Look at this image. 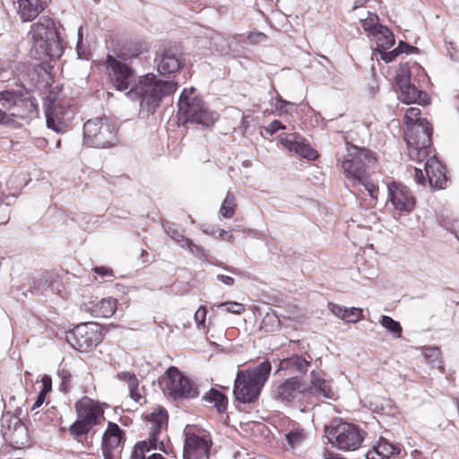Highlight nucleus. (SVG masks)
Returning <instances> with one entry per match:
<instances>
[{
	"instance_id": "obj_8",
	"label": "nucleus",
	"mask_w": 459,
	"mask_h": 459,
	"mask_svg": "<svg viewBox=\"0 0 459 459\" xmlns=\"http://www.w3.org/2000/svg\"><path fill=\"white\" fill-rule=\"evenodd\" d=\"M195 91L194 87L182 91L178 100V113L185 117L186 122L210 126L219 116L217 112L210 110Z\"/></svg>"
},
{
	"instance_id": "obj_14",
	"label": "nucleus",
	"mask_w": 459,
	"mask_h": 459,
	"mask_svg": "<svg viewBox=\"0 0 459 459\" xmlns=\"http://www.w3.org/2000/svg\"><path fill=\"white\" fill-rule=\"evenodd\" d=\"M306 385L297 377H289L273 386V397L284 403H300L306 398Z\"/></svg>"
},
{
	"instance_id": "obj_4",
	"label": "nucleus",
	"mask_w": 459,
	"mask_h": 459,
	"mask_svg": "<svg viewBox=\"0 0 459 459\" xmlns=\"http://www.w3.org/2000/svg\"><path fill=\"white\" fill-rule=\"evenodd\" d=\"M33 45L31 50L35 51L37 58H59L63 54V43L56 30L54 22L42 17L31 26L30 30Z\"/></svg>"
},
{
	"instance_id": "obj_37",
	"label": "nucleus",
	"mask_w": 459,
	"mask_h": 459,
	"mask_svg": "<svg viewBox=\"0 0 459 459\" xmlns=\"http://www.w3.org/2000/svg\"><path fill=\"white\" fill-rule=\"evenodd\" d=\"M361 26L365 31L368 32V36H372L378 27L382 25L378 23V17L375 13H368L366 19H360Z\"/></svg>"
},
{
	"instance_id": "obj_11",
	"label": "nucleus",
	"mask_w": 459,
	"mask_h": 459,
	"mask_svg": "<svg viewBox=\"0 0 459 459\" xmlns=\"http://www.w3.org/2000/svg\"><path fill=\"white\" fill-rule=\"evenodd\" d=\"M327 435L333 446L342 451L358 449L364 439V433L358 426L337 420L327 429Z\"/></svg>"
},
{
	"instance_id": "obj_44",
	"label": "nucleus",
	"mask_w": 459,
	"mask_h": 459,
	"mask_svg": "<svg viewBox=\"0 0 459 459\" xmlns=\"http://www.w3.org/2000/svg\"><path fill=\"white\" fill-rule=\"evenodd\" d=\"M287 107L294 108V104L283 100L280 95L276 97L275 108L281 113H289Z\"/></svg>"
},
{
	"instance_id": "obj_47",
	"label": "nucleus",
	"mask_w": 459,
	"mask_h": 459,
	"mask_svg": "<svg viewBox=\"0 0 459 459\" xmlns=\"http://www.w3.org/2000/svg\"><path fill=\"white\" fill-rule=\"evenodd\" d=\"M264 129L270 135H273L278 130L285 129V126H283L279 120H273L268 126H264Z\"/></svg>"
},
{
	"instance_id": "obj_21",
	"label": "nucleus",
	"mask_w": 459,
	"mask_h": 459,
	"mask_svg": "<svg viewBox=\"0 0 459 459\" xmlns=\"http://www.w3.org/2000/svg\"><path fill=\"white\" fill-rule=\"evenodd\" d=\"M305 393L306 398L309 396L333 400L336 398V393L332 389L329 382L322 378L316 371L311 372L310 385L306 386Z\"/></svg>"
},
{
	"instance_id": "obj_17",
	"label": "nucleus",
	"mask_w": 459,
	"mask_h": 459,
	"mask_svg": "<svg viewBox=\"0 0 459 459\" xmlns=\"http://www.w3.org/2000/svg\"><path fill=\"white\" fill-rule=\"evenodd\" d=\"M388 200L394 210L398 212L409 213L415 206V198L411 190L398 182L388 185Z\"/></svg>"
},
{
	"instance_id": "obj_35",
	"label": "nucleus",
	"mask_w": 459,
	"mask_h": 459,
	"mask_svg": "<svg viewBox=\"0 0 459 459\" xmlns=\"http://www.w3.org/2000/svg\"><path fill=\"white\" fill-rule=\"evenodd\" d=\"M380 324L383 327H385L388 332L393 333L394 337L400 338L402 335V326L399 322L394 320L392 317L388 316H382Z\"/></svg>"
},
{
	"instance_id": "obj_51",
	"label": "nucleus",
	"mask_w": 459,
	"mask_h": 459,
	"mask_svg": "<svg viewBox=\"0 0 459 459\" xmlns=\"http://www.w3.org/2000/svg\"><path fill=\"white\" fill-rule=\"evenodd\" d=\"M328 308L330 309V311L335 316H337L338 318L341 317L342 316V310L344 308V307H342L340 305H337V304H334V303H329L328 304Z\"/></svg>"
},
{
	"instance_id": "obj_41",
	"label": "nucleus",
	"mask_w": 459,
	"mask_h": 459,
	"mask_svg": "<svg viewBox=\"0 0 459 459\" xmlns=\"http://www.w3.org/2000/svg\"><path fill=\"white\" fill-rule=\"evenodd\" d=\"M117 378L118 380L126 382L128 384V388L134 387L135 388L136 385H139V381L134 374H132L128 371H123L118 374H117Z\"/></svg>"
},
{
	"instance_id": "obj_7",
	"label": "nucleus",
	"mask_w": 459,
	"mask_h": 459,
	"mask_svg": "<svg viewBox=\"0 0 459 459\" xmlns=\"http://www.w3.org/2000/svg\"><path fill=\"white\" fill-rule=\"evenodd\" d=\"M100 65L109 84L119 91H128L136 82L135 72L127 64L124 54H108Z\"/></svg>"
},
{
	"instance_id": "obj_6",
	"label": "nucleus",
	"mask_w": 459,
	"mask_h": 459,
	"mask_svg": "<svg viewBox=\"0 0 459 459\" xmlns=\"http://www.w3.org/2000/svg\"><path fill=\"white\" fill-rule=\"evenodd\" d=\"M146 419L150 425L148 441L138 442L134 446L131 459H165L160 454L152 451L159 449L167 453L163 442L159 441V435L167 427L168 413L164 409L157 408Z\"/></svg>"
},
{
	"instance_id": "obj_30",
	"label": "nucleus",
	"mask_w": 459,
	"mask_h": 459,
	"mask_svg": "<svg viewBox=\"0 0 459 459\" xmlns=\"http://www.w3.org/2000/svg\"><path fill=\"white\" fill-rule=\"evenodd\" d=\"M237 204L236 198L232 193H228L220 208V213L222 217L230 219L235 213Z\"/></svg>"
},
{
	"instance_id": "obj_31",
	"label": "nucleus",
	"mask_w": 459,
	"mask_h": 459,
	"mask_svg": "<svg viewBox=\"0 0 459 459\" xmlns=\"http://www.w3.org/2000/svg\"><path fill=\"white\" fill-rule=\"evenodd\" d=\"M204 399L210 403H213L219 411H222L226 409L227 398L218 390L211 389L209 393L205 394Z\"/></svg>"
},
{
	"instance_id": "obj_59",
	"label": "nucleus",
	"mask_w": 459,
	"mask_h": 459,
	"mask_svg": "<svg viewBox=\"0 0 459 459\" xmlns=\"http://www.w3.org/2000/svg\"><path fill=\"white\" fill-rule=\"evenodd\" d=\"M7 73H8L7 69L3 68V67L0 68V78H1V80L7 81V80L10 79L9 76L5 75V74H7Z\"/></svg>"
},
{
	"instance_id": "obj_16",
	"label": "nucleus",
	"mask_w": 459,
	"mask_h": 459,
	"mask_svg": "<svg viewBox=\"0 0 459 459\" xmlns=\"http://www.w3.org/2000/svg\"><path fill=\"white\" fill-rule=\"evenodd\" d=\"M425 175L432 188L442 189L446 184V176L442 163L432 156L427 159L424 164V172L420 168L414 169V179L419 184H425Z\"/></svg>"
},
{
	"instance_id": "obj_48",
	"label": "nucleus",
	"mask_w": 459,
	"mask_h": 459,
	"mask_svg": "<svg viewBox=\"0 0 459 459\" xmlns=\"http://www.w3.org/2000/svg\"><path fill=\"white\" fill-rule=\"evenodd\" d=\"M184 248H186L193 255H195L196 256H204V249L202 247H200L199 246L195 245L191 240H190L189 245H186V247Z\"/></svg>"
},
{
	"instance_id": "obj_10",
	"label": "nucleus",
	"mask_w": 459,
	"mask_h": 459,
	"mask_svg": "<svg viewBox=\"0 0 459 459\" xmlns=\"http://www.w3.org/2000/svg\"><path fill=\"white\" fill-rule=\"evenodd\" d=\"M75 409L77 420L69 428V431L74 436L86 435L93 426L104 420V411L99 403L89 397L85 396L79 400Z\"/></svg>"
},
{
	"instance_id": "obj_9",
	"label": "nucleus",
	"mask_w": 459,
	"mask_h": 459,
	"mask_svg": "<svg viewBox=\"0 0 459 459\" xmlns=\"http://www.w3.org/2000/svg\"><path fill=\"white\" fill-rule=\"evenodd\" d=\"M83 142L90 147H111L117 143V127L108 118L89 119L83 126Z\"/></svg>"
},
{
	"instance_id": "obj_63",
	"label": "nucleus",
	"mask_w": 459,
	"mask_h": 459,
	"mask_svg": "<svg viewBox=\"0 0 459 459\" xmlns=\"http://www.w3.org/2000/svg\"><path fill=\"white\" fill-rule=\"evenodd\" d=\"M60 145H61V141H60V140H58V141L56 142V148H58V147H60Z\"/></svg>"
},
{
	"instance_id": "obj_40",
	"label": "nucleus",
	"mask_w": 459,
	"mask_h": 459,
	"mask_svg": "<svg viewBox=\"0 0 459 459\" xmlns=\"http://www.w3.org/2000/svg\"><path fill=\"white\" fill-rule=\"evenodd\" d=\"M219 308H222L224 311L228 313H233L236 315H240L245 311V307L241 303H238L236 301H228L221 303L218 306Z\"/></svg>"
},
{
	"instance_id": "obj_55",
	"label": "nucleus",
	"mask_w": 459,
	"mask_h": 459,
	"mask_svg": "<svg viewBox=\"0 0 459 459\" xmlns=\"http://www.w3.org/2000/svg\"><path fill=\"white\" fill-rule=\"evenodd\" d=\"M218 238H221V239H223V240H227V241H230V242H233L234 241V237L231 234H230L228 231L224 230H221L219 231Z\"/></svg>"
},
{
	"instance_id": "obj_25",
	"label": "nucleus",
	"mask_w": 459,
	"mask_h": 459,
	"mask_svg": "<svg viewBox=\"0 0 459 459\" xmlns=\"http://www.w3.org/2000/svg\"><path fill=\"white\" fill-rule=\"evenodd\" d=\"M398 98L405 104L418 103L420 105L429 104V97L426 92L419 91L413 84L400 88Z\"/></svg>"
},
{
	"instance_id": "obj_58",
	"label": "nucleus",
	"mask_w": 459,
	"mask_h": 459,
	"mask_svg": "<svg viewBox=\"0 0 459 459\" xmlns=\"http://www.w3.org/2000/svg\"><path fill=\"white\" fill-rule=\"evenodd\" d=\"M101 448H102V454H103L104 459H115L114 455L112 454L114 449H105V447H101Z\"/></svg>"
},
{
	"instance_id": "obj_46",
	"label": "nucleus",
	"mask_w": 459,
	"mask_h": 459,
	"mask_svg": "<svg viewBox=\"0 0 459 459\" xmlns=\"http://www.w3.org/2000/svg\"><path fill=\"white\" fill-rule=\"evenodd\" d=\"M387 49H380L377 51L381 58L385 62L389 63L395 59V57L399 55V51L397 48L392 50V51H386Z\"/></svg>"
},
{
	"instance_id": "obj_49",
	"label": "nucleus",
	"mask_w": 459,
	"mask_h": 459,
	"mask_svg": "<svg viewBox=\"0 0 459 459\" xmlns=\"http://www.w3.org/2000/svg\"><path fill=\"white\" fill-rule=\"evenodd\" d=\"M129 393H130V397L136 403H141V401L143 399V396L142 394L141 389L139 388V385H136L135 388L130 387Z\"/></svg>"
},
{
	"instance_id": "obj_1",
	"label": "nucleus",
	"mask_w": 459,
	"mask_h": 459,
	"mask_svg": "<svg viewBox=\"0 0 459 459\" xmlns=\"http://www.w3.org/2000/svg\"><path fill=\"white\" fill-rule=\"evenodd\" d=\"M346 153L342 161L345 178L350 180L353 186L363 187L372 201L377 199V186L369 178L370 170L374 169L377 161L373 153L363 148L355 145L345 144Z\"/></svg>"
},
{
	"instance_id": "obj_13",
	"label": "nucleus",
	"mask_w": 459,
	"mask_h": 459,
	"mask_svg": "<svg viewBox=\"0 0 459 459\" xmlns=\"http://www.w3.org/2000/svg\"><path fill=\"white\" fill-rule=\"evenodd\" d=\"M163 385L164 393L175 400L195 398L199 394L196 385L175 367L165 372Z\"/></svg>"
},
{
	"instance_id": "obj_19",
	"label": "nucleus",
	"mask_w": 459,
	"mask_h": 459,
	"mask_svg": "<svg viewBox=\"0 0 459 459\" xmlns=\"http://www.w3.org/2000/svg\"><path fill=\"white\" fill-rule=\"evenodd\" d=\"M281 143L290 152H294L301 157L314 160L317 157V152L311 146L305 143L304 138L297 134H288L281 135Z\"/></svg>"
},
{
	"instance_id": "obj_32",
	"label": "nucleus",
	"mask_w": 459,
	"mask_h": 459,
	"mask_svg": "<svg viewBox=\"0 0 459 459\" xmlns=\"http://www.w3.org/2000/svg\"><path fill=\"white\" fill-rule=\"evenodd\" d=\"M306 438L305 431L302 429H297L286 434V445L293 449L302 445Z\"/></svg>"
},
{
	"instance_id": "obj_2",
	"label": "nucleus",
	"mask_w": 459,
	"mask_h": 459,
	"mask_svg": "<svg viewBox=\"0 0 459 459\" xmlns=\"http://www.w3.org/2000/svg\"><path fill=\"white\" fill-rule=\"evenodd\" d=\"M178 83L157 78L152 74L139 77L138 82L126 92L130 99H139L140 107L147 113H153L162 99L175 92Z\"/></svg>"
},
{
	"instance_id": "obj_24",
	"label": "nucleus",
	"mask_w": 459,
	"mask_h": 459,
	"mask_svg": "<svg viewBox=\"0 0 459 459\" xmlns=\"http://www.w3.org/2000/svg\"><path fill=\"white\" fill-rule=\"evenodd\" d=\"M311 361L301 355H293L283 359L280 362V369L289 371L290 374H306Z\"/></svg>"
},
{
	"instance_id": "obj_56",
	"label": "nucleus",
	"mask_w": 459,
	"mask_h": 459,
	"mask_svg": "<svg viewBox=\"0 0 459 459\" xmlns=\"http://www.w3.org/2000/svg\"><path fill=\"white\" fill-rule=\"evenodd\" d=\"M217 279L223 282L224 284L226 285H229V286H231L234 284V279L230 276H227V275H223V274H219L217 276Z\"/></svg>"
},
{
	"instance_id": "obj_57",
	"label": "nucleus",
	"mask_w": 459,
	"mask_h": 459,
	"mask_svg": "<svg viewBox=\"0 0 459 459\" xmlns=\"http://www.w3.org/2000/svg\"><path fill=\"white\" fill-rule=\"evenodd\" d=\"M265 38H266V36L262 32L255 33V34H250L248 37V39L251 41H256V42H259V41L264 39Z\"/></svg>"
},
{
	"instance_id": "obj_27",
	"label": "nucleus",
	"mask_w": 459,
	"mask_h": 459,
	"mask_svg": "<svg viewBox=\"0 0 459 459\" xmlns=\"http://www.w3.org/2000/svg\"><path fill=\"white\" fill-rule=\"evenodd\" d=\"M117 309V300L112 298L101 299L91 306V313L96 317L108 318Z\"/></svg>"
},
{
	"instance_id": "obj_5",
	"label": "nucleus",
	"mask_w": 459,
	"mask_h": 459,
	"mask_svg": "<svg viewBox=\"0 0 459 459\" xmlns=\"http://www.w3.org/2000/svg\"><path fill=\"white\" fill-rule=\"evenodd\" d=\"M272 369L268 360L248 370H238L234 382V395L242 403H254L261 393Z\"/></svg>"
},
{
	"instance_id": "obj_33",
	"label": "nucleus",
	"mask_w": 459,
	"mask_h": 459,
	"mask_svg": "<svg viewBox=\"0 0 459 459\" xmlns=\"http://www.w3.org/2000/svg\"><path fill=\"white\" fill-rule=\"evenodd\" d=\"M422 355L426 361L432 367L442 368L440 361V351L437 347H423Z\"/></svg>"
},
{
	"instance_id": "obj_12",
	"label": "nucleus",
	"mask_w": 459,
	"mask_h": 459,
	"mask_svg": "<svg viewBox=\"0 0 459 459\" xmlns=\"http://www.w3.org/2000/svg\"><path fill=\"white\" fill-rule=\"evenodd\" d=\"M33 109V103L22 91H0V124L8 123L13 117L25 118Z\"/></svg>"
},
{
	"instance_id": "obj_3",
	"label": "nucleus",
	"mask_w": 459,
	"mask_h": 459,
	"mask_svg": "<svg viewBox=\"0 0 459 459\" xmlns=\"http://www.w3.org/2000/svg\"><path fill=\"white\" fill-rule=\"evenodd\" d=\"M404 123L407 129L404 137L412 160L423 161L428 156L427 147L430 143L432 126L425 118H420V109L416 107L405 110Z\"/></svg>"
},
{
	"instance_id": "obj_23",
	"label": "nucleus",
	"mask_w": 459,
	"mask_h": 459,
	"mask_svg": "<svg viewBox=\"0 0 459 459\" xmlns=\"http://www.w3.org/2000/svg\"><path fill=\"white\" fill-rule=\"evenodd\" d=\"M14 7L22 22L34 20L45 8L41 0H15Z\"/></svg>"
},
{
	"instance_id": "obj_28",
	"label": "nucleus",
	"mask_w": 459,
	"mask_h": 459,
	"mask_svg": "<svg viewBox=\"0 0 459 459\" xmlns=\"http://www.w3.org/2000/svg\"><path fill=\"white\" fill-rule=\"evenodd\" d=\"M371 38L377 45L376 52L380 49H389L395 42L393 32L383 25L378 27L377 30L374 32Z\"/></svg>"
},
{
	"instance_id": "obj_29",
	"label": "nucleus",
	"mask_w": 459,
	"mask_h": 459,
	"mask_svg": "<svg viewBox=\"0 0 459 459\" xmlns=\"http://www.w3.org/2000/svg\"><path fill=\"white\" fill-rule=\"evenodd\" d=\"M47 126L57 133L65 129V122L61 117V111L56 107L48 108L46 111Z\"/></svg>"
},
{
	"instance_id": "obj_45",
	"label": "nucleus",
	"mask_w": 459,
	"mask_h": 459,
	"mask_svg": "<svg viewBox=\"0 0 459 459\" xmlns=\"http://www.w3.org/2000/svg\"><path fill=\"white\" fill-rule=\"evenodd\" d=\"M77 35H78V40H77V45H76V50H77L78 56L81 59H88L87 53L82 48V27H80L78 29Z\"/></svg>"
},
{
	"instance_id": "obj_43",
	"label": "nucleus",
	"mask_w": 459,
	"mask_h": 459,
	"mask_svg": "<svg viewBox=\"0 0 459 459\" xmlns=\"http://www.w3.org/2000/svg\"><path fill=\"white\" fill-rule=\"evenodd\" d=\"M207 310L205 307L201 306L195 313V321L199 329L204 328Z\"/></svg>"
},
{
	"instance_id": "obj_42",
	"label": "nucleus",
	"mask_w": 459,
	"mask_h": 459,
	"mask_svg": "<svg viewBox=\"0 0 459 459\" xmlns=\"http://www.w3.org/2000/svg\"><path fill=\"white\" fill-rule=\"evenodd\" d=\"M134 367L138 369V374L141 377L146 376L152 369V366L143 358L136 359Z\"/></svg>"
},
{
	"instance_id": "obj_54",
	"label": "nucleus",
	"mask_w": 459,
	"mask_h": 459,
	"mask_svg": "<svg viewBox=\"0 0 459 459\" xmlns=\"http://www.w3.org/2000/svg\"><path fill=\"white\" fill-rule=\"evenodd\" d=\"M45 398H46L45 392H39V394L37 397V400L35 401L34 404L32 405L31 410L34 411V410L38 409L39 407H40L43 404Z\"/></svg>"
},
{
	"instance_id": "obj_61",
	"label": "nucleus",
	"mask_w": 459,
	"mask_h": 459,
	"mask_svg": "<svg viewBox=\"0 0 459 459\" xmlns=\"http://www.w3.org/2000/svg\"><path fill=\"white\" fill-rule=\"evenodd\" d=\"M325 459H340V457L335 455H328V456Z\"/></svg>"
},
{
	"instance_id": "obj_39",
	"label": "nucleus",
	"mask_w": 459,
	"mask_h": 459,
	"mask_svg": "<svg viewBox=\"0 0 459 459\" xmlns=\"http://www.w3.org/2000/svg\"><path fill=\"white\" fill-rule=\"evenodd\" d=\"M396 84L400 88L411 84L410 80V72L407 65H402L395 77Z\"/></svg>"
},
{
	"instance_id": "obj_64",
	"label": "nucleus",
	"mask_w": 459,
	"mask_h": 459,
	"mask_svg": "<svg viewBox=\"0 0 459 459\" xmlns=\"http://www.w3.org/2000/svg\"><path fill=\"white\" fill-rule=\"evenodd\" d=\"M455 237H456V238H457V239H458V241H459V232H456V233H455Z\"/></svg>"
},
{
	"instance_id": "obj_20",
	"label": "nucleus",
	"mask_w": 459,
	"mask_h": 459,
	"mask_svg": "<svg viewBox=\"0 0 459 459\" xmlns=\"http://www.w3.org/2000/svg\"><path fill=\"white\" fill-rule=\"evenodd\" d=\"M156 61L158 71L162 74L177 73L185 65L181 53L172 48L164 49Z\"/></svg>"
},
{
	"instance_id": "obj_52",
	"label": "nucleus",
	"mask_w": 459,
	"mask_h": 459,
	"mask_svg": "<svg viewBox=\"0 0 459 459\" xmlns=\"http://www.w3.org/2000/svg\"><path fill=\"white\" fill-rule=\"evenodd\" d=\"M399 51V54L401 53H411L414 49H417L414 47L410 46L407 43L400 42L399 46L396 48Z\"/></svg>"
},
{
	"instance_id": "obj_18",
	"label": "nucleus",
	"mask_w": 459,
	"mask_h": 459,
	"mask_svg": "<svg viewBox=\"0 0 459 459\" xmlns=\"http://www.w3.org/2000/svg\"><path fill=\"white\" fill-rule=\"evenodd\" d=\"M212 441L206 436L186 434L183 457L184 459H208Z\"/></svg>"
},
{
	"instance_id": "obj_26",
	"label": "nucleus",
	"mask_w": 459,
	"mask_h": 459,
	"mask_svg": "<svg viewBox=\"0 0 459 459\" xmlns=\"http://www.w3.org/2000/svg\"><path fill=\"white\" fill-rule=\"evenodd\" d=\"M124 432L116 423L108 421V428L102 437L101 447L117 449L123 438Z\"/></svg>"
},
{
	"instance_id": "obj_50",
	"label": "nucleus",
	"mask_w": 459,
	"mask_h": 459,
	"mask_svg": "<svg viewBox=\"0 0 459 459\" xmlns=\"http://www.w3.org/2000/svg\"><path fill=\"white\" fill-rule=\"evenodd\" d=\"M42 390L40 392H45V394L51 391L52 385H51V377L49 376H43L42 379Z\"/></svg>"
},
{
	"instance_id": "obj_38",
	"label": "nucleus",
	"mask_w": 459,
	"mask_h": 459,
	"mask_svg": "<svg viewBox=\"0 0 459 459\" xmlns=\"http://www.w3.org/2000/svg\"><path fill=\"white\" fill-rule=\"evenodd\" d=\"M362 317V310L358 307H344L340 319L347 323H356Z\"/></svg>"
},
{
	"instance_id": "obj_34",
	"label": "nucleus",
	"mask_w": 459,
	"mask_h": 459,
	"mask_svg": "<svg viewBox=\"0 0 459 459\" xmlns=\"http://www.w3.org/2000/svg\"><path fill=\"white\" fill-rule=\"evenodd\" d=\"M230 38H226L223 36H216L212 39V41H211L212 48L219 55H227L230 51Z\"/></svg>"
},
{
	"instance_id": "obj_15",
	"label": "nucleus",
	"mask_w": 459,
	"mask_h": 459,
	"mask_svg": "<svg viewBox=\"0 0 459 459\" xmlns=\"http://www.w3.org/2000/svg\"><path fill=\"white\" fill-rule=\"evenodd\" d=\"M66 341L80 352H85L100 342L97 326L92 324L77 325L66 334Z\"/></svg>"
},
{
	"instance_id": "obj_36",
	"label": "nucleus",
	"mask_w": 459,
	"mask_h": 459,
	"mask_svg": "<svg viewBox=\"0 0 459 459\" xmlns=\"http://www.w3.org/2000/svg\"><path fill=\"white\" fill-rule=\"evenodd\" d=\"M164 230L165 232L172 238L174 239L181 247H185L186 245H189L190 239L186 238L182 233L178 231L177 229H175L174 225L170 223H166L164 225Z\"/></svg>"
},
{
	"instance_id": "obj_62",
	"label": "nucleus",
	"mask_w": 459,
	"mask_h": 459,
	"mask_svg": "<svg viewBox=\"0 0 459 459\" xmlns=\"http://www.w3.org/2000/svg\"><path fill=\"white\" fill-rule=\"evenodd\" d=\"M15 420H16V424L19 425L18 429H20L21 430H24V428H23L22 424L21 423V421L18 420L17 419H15Z\"/></svg>"
},
{
	"instance_id": "obj_60",
	"label": "nucleus",
	"mask_w": 459,
	"mask_h": 459,
	"mask_svg": "<svg viewBox=\"0 0 459 459\" xmlns=\"http://www.w3.org/2000/svg\"><path fill=\"white\" fill-rule=\"evenodd\" d=\"M61 375L64 380L67 379L70 377L68 373L65 370H62Z\"/></svg>"
},
{
	"instance_id": "obj_22",
	"label": "nucleus",
	"mask_w": 459,
	"mask_h": 459,
	"mask_svg": "<svg viewBox=\"0 0 459 459\" xmlns=\"http://www.w3.org/2000/svg\"><path fill=\"white\" fill-rule=\"evenodd\" d=\"M401 452L399 445L392 444L387 439L380 437L376 445L366 454L367 459H391Z\"/></svg>"
},
{
	"instance_id": "obj_53",
	"label": "nucleus",
	"mask_w": 459,
	"mask_h": 459,
	"mask_svg": "<svg viewBox=\"0 0 459 459\" xmlns=\"http://www.w3.org/2000/svg\"><path fill=\"white\" fill-rule=\"evenodd\" d=\"M94 272L101 276H111L112 270L105 266H97L94 268Z\"/></svg>"
}]
</instances>
